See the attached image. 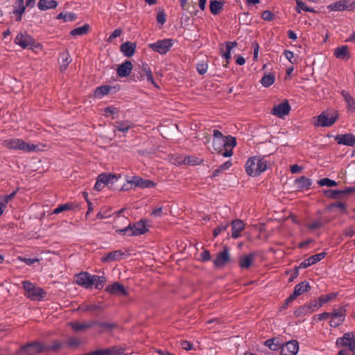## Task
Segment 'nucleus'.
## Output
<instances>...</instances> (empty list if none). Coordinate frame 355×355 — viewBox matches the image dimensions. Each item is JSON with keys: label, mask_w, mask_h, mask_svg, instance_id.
I'll return each instance as SVG.
<instances>
[{"label": "nucleus", "mask_w": 355, "mask_h": 355, "mask_svg": "<svg viewBox=\"0 0 355 355\" xmlns=\"http://www.w3.org/2000/svg\"><path fill=\"white\" fill-rule=\"evenodd\" d=\"M341 94L344 98L347 105V109L355 113V100L354 98L345 90L341 92Z\"/></svg>", "instance_id": "4c0bfd02"}, {"label": "nucleus", "mask_w": 355, "mask_h": 355, "mask_svg": "<svg viewBox=\"0 0 355 355\" xmlns=\"http://www.w3.org/2000/svg\"><path fill=\"white\" fill-rule=\"evenodd\" d=\"M346 309L340 306L338 309H334L331 312L329 325L332 327H337L341 325L345 320Z\"/></svg>", "instance_id": "1a4fd4ad"}, {"label": "nucleus", "mask_w": 355, "mask_h": 355, "mask_svg": "<svg viewBox=\"0 0 355 355\" xmlns=\"http://www.w3.org/2000/svg\"><path fill=\"white\" fill-rule=\"evenodd\" d=\"M106 282L105 277L103 276H98L93 275L92 282L96 289H101Z\"/></svg>", "instance_id": "49530a36"}, {"label": "nucleus", "mask_w": 355, "mask_h": 355, "mask_svg": "<svg viewBox=\"0 0 355 355\" xmlns=\"http://www.w3.org/2000/svg\"><path fill=\"white\" fill-rule=\"evenodd\" d=\"M89 28H90L89 25L86 24L83 25V26L78 27V28H74L72 31H71L70 35L72 36L83 35L88 33Z\"/></svg>", "instance_id": "c03bdc74"}, {"label": "nucleus", "mask_w": 355, "mask_h": 355, "mask_svg": "<svg viewBox=\"0 0 355 355\" xmlns=\"http://www.w3.org/2000/svg\"><path fill=\"white\" fill-rule=\"evenodd\" d=\"M230 259L227 250L225 249L223 252L218 254L216 258L214 261V263L216 267H222L225 265Z\"/></svg>", "instance_id": "c756f323"}, {"label": "nucleus", "mask_w": 355, "mask_h": 355, "mask_svg": "<svg viewBox=\"0 0 355 355\" xmlns=\"http://www.w3.org/2000/svg\"><path fill=\"white\" fill-rule=\"evenodd\" d=\"M355 191L354 187H349L345 190H327L324 191V194L326 196L332 198L337 199L339 198L341 196L347 195L351 192Z\"/></svg>", "instance_id": "bb28decb"}, {"label": "nucleus", "mask_w": 355, "mask_h": 355, "mask_svg": "<svg viewBox=\"0 0 355 355\" xmlns=\"http://www.w3.org/2000/svg\"><path fill=\"white\" fill-rule=\"evenodd\" d=\"M245 168L249 175L256 177L266 170L267 162L263 157H252L247 160Z\"/></svg>", "instance_id": "f03ea898"}, {"label": "nucleus", "mask_w": 355, "mask_h": 355, "mask_svg": "<svg viewBox=\"0 0 355 355\" xmlns=\"http://www.w3.org/2000/svg\"><path fill=\"white\" fill-rule=\"evenodd\" d=\"M110 87L107 85L98 87L94 92V95L96 97H102L103 96L107 94L110 92Z\"/></svg>", "instance_id": "09e8293b"}, {"label": "nucleus", "mask_w": 355, "mask_h": 355, "mask_svg": "<svg viewBox=\"0 0 355 355\" xmlns=\"http://www.w3.org/2000/svg\"><path fill=\"white\" fill-rule=\"evenodd\" d=\"M26 8L24 0H15L12 10L25 12Z\"/></svg>", "instance_id": "bf43d9fd"}, {"label": "nucleus", "mask_w": 355, "mask_h": 355, "mask_svg": "<svg viewBox=\"0 0 355 355\" xmlns=\"http://www.w3.org/2000/svg\"><path fill=\"white\" fill-rule=\"evenodd\" d=\"M230 226V223L227 221H225L224 223H220L218 225L213 231V236L214 237L218 236L220 234H225L229 236V232H227V228Z\"/></svg>", "instance_id": "ea45409f"}, {"label": "nucleus", "mask_w": 355, "mask_h": 355, "mask_svg": "<svg viewBox=\"0 0 355 355\" xmlns=\"http://www.w3.org/2000/svg\"><path fill=\"white\" fill-rule=\"evenodd\" d=\"M172 45V40L164 39L159 40L155 43L149 44L148 47L154 51L158 52L161 54H164L170 50Z\"/></svg>", "instance_id": "9b49d317"}, {"label": "nucleus", "mask_w": 355, "mask_h": 355, "mask_svg": "<svg viewBox=\"0 0 355 355\" xmlns=\"http://www.w3.org/2000/svg\"><path fill=\"white\" fill-rule=\"evenodd\" d=\"M311 289V286L308 282H302L297 284L295 288L293 293L290 295L291 300H295L298 296L303 295Z\"/></svg>", "instance_id": "4be33fe9"}, {"label": "nucleus", "mask_w": 355, "mask_h": 355, "mask_svg": "<svg viewBox=\"0 0 355 355\" xmlns=\"http://www.w3.org/2000/svg\"><path fill=\"white\" fill-rule=\"evenodd\" d=\"M82 343L81 338L76 336L69 337L66 342L67 347L71 349L78 348Z\"/></svg>", "instance_id": "37998d69"}, {"label": "nucleus", "mask_w": 355, "mask_h": 355, "mask_svg": "<svg viewBox=\"0 0 355 355\" xmlns=\"http://www.w3.org/2000/svg\"><path fill=\"white\" fill-rule=\"evenodd\" d=\"M138 74L136 76L137 78L141 80L144 76H146L148 81L153 84L155 87H157L156 85L152 74V71L149 65L146 62H142L141 64L138 66Z\"/></svg>", "instance_id": "4468645a"}, {"label": "nucleus", "mask_w": 355, "mask_h": 355, "mask_svg": "<svg viewBox=\"0 0 355 355\" xmlns=\"http://www.w3.org/2000/svg\"><path fill=\"white\" fill-rule=\"evenodd\" d=\"M338 116V113L335 110L324 111L318 116V121L315 125L321 127L331 126L336 121Z\"/></svg>", "instance_id": "0eeeda50"}, {"label": "nucleus", "mask_w": 355, "mask_h": 355, "mask_svg": "<svg viewBox=\"0 0 355 355\" xmlns=\"http://www.w3.org/2000/svg\"><path fill=\"white\" fill-rule=\"evenodd\" d=\"M45 352L44 343L35 341L22 345L15 355H35Z\"/></svg>", "instance_id": "423d86ee"}, {"label": "nucleus", "mask_w": 355, "mask_h": 355, "mask_svg": "<svg viewBox=\"0 0 355 355\" xmlns=\"http://www.w3.org/2000/svg\"><path fill=\"white\" fill-rule=\"evenodd\" d=\"M71 62V59L68 53L62 55V62L60 66V70L61 72H64L67 70L69 64Z\"/></svg>", "instance_id": "3c124183"}, {"label": "nucleus", "mask_w": 355, "mask_h": 355, "mask_svg": "<svg viewBox=\"0 0 355 355\" xmlns=\"http://www.w3.org/2000/svg\"><path fill=\"white\" fill-rule=\"evenodd\" d=\"M93 275L87 272H82L76 275V282L78 285L85 288H91L93 286Z\"/></svg>", "instance_id": "dca6fc26"}, {"label": "nucleus", "mask_w": 355, "mask_h": 355, "mask_svg": "<svg viewBox=\"0 0 355 355\" xmlns=\"http://www.w3.org/2000/svg\"><path fill=\"white\" fill-rule=\"evenodd\" d=\"M334 55L339 59H348L350 57L348 47L347 46H342L335 49Z\"/></svg>", "instance_id": "58836bf2"}, {"label": "nucleus", "mask_w": 355, "mask_h": 355, "mask_svg": "<svg viewBox=\"0 0 355 355\" xmlns=\"http://www.w3.org/2000/svg\"><path fill=\"white\" fill-rule=\"evenodd\" d=\"M37 6L40 10H46L55 8L58 6V3L54 0H40Z\"/></svg>", "instance_id": "e433bc0d"}, {"label": "nucleus", "mask_w": 355, "mask_h": 355, "mask_svg": "<svg viewBox=\"0 0 355 355\" xmlns=\"http://www.w3.org/2000/svg\"><path fill=\"white\" fill-rule=\"evenodd\" d=\"M72 209V205L71 204H69V203H67V204H64V205H60L59 207H58L57 208H55L54 210H53V214H59L64 210H69V209Z\"/></svg>", "instance_id": "e2e57ef3"}, {"label": "nucleus", "mask_w": 355, "mask_h": 355, "mask_svg": "<svg viewBox=\"0 0 355 355\" xmlns=\"http://www.w3.org/2000/svg\"><path fill=\"white\" fill-rule=\"evenodd\" d=\"M22 284L23 288L27 293V297L32 300H42L46 296L43 288L36 286L29 281H24Z\"/></svg>", "instance_id": "39448f33"}, {"label": "nucleus", "mask_w": 355, "mask_h": 355, "mask_svg": "<svg viewBox=\"0 0 355 355\" xmlns=\"http://www.w3.org/2000/svg\"><path fill=\"white\" fill-rule=\"evenodd\" d=\"M103 114L105 117H108L110 114L115 115L119 114V109L114 106L106 107L103 109Z\"/></svg>", "instance_id": "13d9d810"}, {"label": "nucleus", "mask_w": 355, "mask_h": 355, "mask_svg": "<svg viewBox=\"0 0 355 355\" xmlns=\"http://www.w3.org/2000/svg\"><path fill=\"white\" fill-rule=\"evenodd\" d=\"M265 345L272 351H277L282 347V344L279 343L278 338H275L267 340Z\"/></svg>", "instance_id": "a18cd8bd"}, {"label": "nucleus", "mask_w": 355, "mask_h": 355, "mask_svg": "<svg viewBox=\"0 0 355 355\" xmlns=\"http://www.w3.org/2000/svg\"><path fill=\"white\" fill-rule=\"evenodd\" d=\"M132 254V253L129 248L115 250L108 253L107 256L103 258V261L107 262L118 261L122 259H125Z\"/></svg>", "instance_id": "ddd939ff"}, {"label": "nucleus", "mask_w": 355, "mask_h": 355, "mask_svg": "<svg viewBox=\"0 0 355 355\" xmlns=\"http://www.w3.org/2000/svg\"><path fill=\"white\" fill-rule=\"evenodd\" d=\"M318 309L319 305H318V302L316 300H312L303 306L297 307L294 312V315L296 317H300L311 313Z\"/></svg>", "instance_id": "9d476101"}, {"label": "nucleus", "mask_w": 355, "mask_h": 355, "mask_svg": "<svg viewBox=\"0 0 355 355\" xmlns=\"http://www.w3.org/2000/svg\"><path fill=\"white\" fill-rule=\"evenodd\" d=\"M236 138L228 135L226 139H213V149L223 157H228L233 155V148L236 146Z\"/></svg>", "instance_id": "f257e3e1"}, {"label": "nucleus", "mask_w": 355, "mask_h": 355, "mask_svg": "<svg viewBox=\"0 0 355 355\" xmlns=\"http://www.w3.org/2000/svg\"><path fill=\"white\" fill-rule=\"evenodd\" d=\"M231 225V237L234 239L241 236V232L245 230V224L241 219L233 220Z\"/></svg>", "instance_id": "a211bd4d"}, {"label": "nucleus", "mask_w": 355, "mask_h": 355, "mask_svg": "<svg viewBox=\"0 0 355 355\" xmlns=\"http://www.w3.org/2000/svg\"><path fill=\"white\" fill-rule=\"evenodd\" d=\"M128 184H134L139 188H152L155 187L156 184L150 180L143 179L139 176H134L131 180H127Z\"/></svg>", "instance_id": "2eb2a0df"}, {"label": "nucleus", "mask_w": 355, "mask_h": 355, "mask_svg": "<svg viewBox=\"0 0 355 355\" xmlns=\"http://www.w3.org/2000/svg\"><path fill=\"white\" fill-rule=\"evenodd\" d=\"M354 2L351 3L350 0L348 1H338L331 3L327 6V9L331 11H341L345 10H352L354 6Z\"/></svg>", "instance_id": "412c9836"}, {"label": "nucleus", "mask_w": 355, "mask_h": 355, "mask_svg": "<svg viewBox=\"0 0 355 355\" xmlns=\"http://www.w3.org/2000/svg\"><path fill=\"white\" fill-rule=\"evenodd\" d=\"M93 355H121L124 352V349L117 346H113L107 349H97L92 352Z\"/></svg>", "instance_id": "b1692460"}, {"label": "nucleus", "mask_w": 355, "mask_h": 355, "mask_svg": "<svg viewBox=\"0 0 355 355\" xmlns=\"http://www.w3.org/2000/svg\"><path fill=\"white\" fill-rule=\"evenodd\" d=\"M225 4L224 0H210L209 9L212 15H216L223 9Z\"/></svg>", "instance_id": "473e14b6"}, {"label": "nucleus", "mask_w": 355, "mask_h": 355, "mask_svg": "<svg viewBox=\"0 0 355 355\" xmlns=\"http://www.w3.org/2000/svg\"><path fill=\"white\" fill-rule=\"evenodd\" d=\"M4 146L10 149L19 150L24 152H32L38 150L37 145L28 144L21 139H10L3 141Z\"/></svg>", "instance_id": "20e7f679"}, {"label": "nucleus", "mask_w": 355, "mask_h": 355, "mask_svg": "<svg viewBox=\"0 0 355 355\" xmlns=\"http://www.w3.org/2000/svg\"><path fill=\"white\" fill-rule=\"evenodd\" d=\"M336 297V293H330L325 295H321L318 298V305H319V309L324 304L327 303L330 300L334 299Z\"/></svg>", "instance_id": "8fccbe9b"}, {"label": "nucleus", "mask_w": 355, "mask_h": 355, "mask_svg": "<svg viewBox=\"0 0 355 355\" xmlns=\"http://www.w3.org/2000/svg\"><path fill=\"white\" fill-rule=\"evenodd\" d=\"M99 182H101L104 186L112 184L118 180L116 175L101 173L98 176Z\"/></svg>", "instance_id": "72a5a7b5"}, {"label": "nucleus", "mask_w": 355, "mask_h": 355, "mask_svg": "<svg viewBox=\"0 0 355 355\" xmlns=\"http://www.w3.org/2000/svg\"><path fill=\"white\" fill-rule=\"evenodd\" d=\"M96 326H98L101 328H102L101 331H105L107 330L111 331L117 327V325L115 323L107 322H98V321H97Z\"/></svg>", "instance_id": "603ef678"}, {"label": "nucleus", "mask_w": 355, "mask_h": 355, "mask_svg": "<svg viewBox=\"0 0 355 355\" xmlns=\"http://www.w3.org/2000/svg\"><path fill=\"white\" fill-rule=\"evenodd\" d=\"M122 31L120 28L115 29L108 38L109 42H112L114 39L119 37Z\"/></svg>", "instance_id": "774afa93"}, {"label": "nucleus", "mask_w": 355, "mask_h": 355, "mask_svg": "<svg viewBox=\"0 0 355 355\" xmlns=\"http://www.w3.org/2000/svg\"><path fill=\"white\" fill-rule=\"evenodd\" d=\"M232 163L230 160L225 162V163H223V164L219 166L216 169H215L213 171L211 178H214L218 176L220 173H222L225 171L229 169L232 166Z\"/></svg>", "instance_id": "a19ab883"}, {"label": "nucleus", "mask_w": 355, "mask_h": 355, "mask_svg": "<svg viewBox=\"0 0 355 355\" xmlns=\"http://www.w3.org/2000/svg\"><path fill=\"white\" fill-rule=\"evenodd\" d=\"M335 140L338 144L348 146H354L355 145V136L351 133L338 135L335 137Z\"/></svg>", "instance_id": "393cba45"}, {"label": "nucleus", "mask_w": 355, "mask_h": 355, "mask_svg": "<svg viewBox=\"0 0 355 355\" xmlns=\"http://www.w3.org/2000/svg\"><path fill=\"white\" fill-rule=\"evenodd\" d=\"M330 316H331V313L324 312V313H322L315 315V318H317V320L318 321H322V320L330 318Z\"/></svg>", "instance_id": "338daca9"}, {"label": "nucleus", "mask_w": 355, "mask_h": 355, "mask_svg": "<svg viewBox=\"0 0 355 355\" xmlns=\"http://www.w3.org/2000/svg\"><path fill=\"white\" fill-rule=\"evenodd\" d=\"M113 126L114 128V132L117 130L122 132H126L134 126V124L131 121L125 120L116 121L113 124Z\"/></svg>", "instance_id": "7c9ffc66"}, {"label": "nucleus", "mask_w": 355, "mask_h": 355, "mask_svg": "<svg viewBox=\"0 0 355 355\" xmlns=\"http://www.w3.org/2000/svg\"><path fill=\"white\" fill-rule=\"evenodd\" d=\"M64 346V343L59 340H54L52 341L51 344L46 345L44 344L45 352H57L62 349Z\"/></svg>", "instance_id": "f704fd0d"}, {"label": "nucleus", "mask_w": 355, "mask_h": 355, "mask_svg": "<svg viewBox=\"0 0 355 355\" xmlns=\"http://www.w3.org/2000/svg\"><path fill=\"white\" fill-rule=\"evenodd\" d=\"M76 18V15L73 12H67V13L60 12L57 16V19H62L64 21H73Z\"/></svg>", "instance_id": "864d4df0"}, {"label": "nucleus", "mask_w": 355, "mask_h": 355, "mask_svg": "<svg viewBox=\"0 0 355 355\" xmlns=\"http://www.w3.org/2000/svg\"><path fill=\"white\" fill-rule=\"evenodd\" d=\"M326 253L322 252L305 259L299 266L300 268H306L324 258Z\"/></svg>", "instance_id": "5701e85b"}, {"label": "nucleus", "mask_w": 355, "mask_h": 355, "mask_svg": "<svg viewBox=\"0 0 355 355\" xmlns=\"http://www.w3.org/2000/svg\"><path fill=\"white\" fill-rule=\"evenodd\" d=\"M336 345L338 347H348V350L355 355V334L347 332L342 337L336 339Z\"/></svg>", "instance_id": "6e6552de"}, {"label": "nucleus", "mask_w": 355, "mask_h": 355, "mask_svg": "<svg viewBox=\"0 0 355 355\" xmlns=\"http://www.w3.org/2000/svg\"><path fill=\"white\" fill-rule=\"evenodd\" d=\"M132 64L130 61H125L121 64L119 65L116 73L119 77H127L131 72Z\"/></svg>", "instance_id": "c85d7f7f"}, {"label": "nucleus", "mask_w": 355, "mask_h": 355, "mask_svg": "<svg viewBox=\"0 0 355 355\" xmlns=\"http://www.w3.org/2000/svg\"><path fill=\"white\" fill-rule=\"evenodd\" d=\"M149 225L146 220H141L134 224L129 223L128 225L121 230H116L119 234L128 236H139L148 231Z\"/></svg>", "instance_id": "7ed1b4c3"}, {"label": "nucleus", "mask_w": 355, "mask_h": 355, "mask_svg": "<svg viewBox=\"0 0 355 355\" xmlns=\"http://www.w3.org/2000/svg\"><path fill=\"white\" fill-rule=\"evenodd\" d=\"M318 184L320 187L327 186V187H336V186L338 185V182H336V181H334L333 180H331V179H329L328 178H322V179L320 180L318 182Z\"/></svg>", "instance_id": "6e6d98bb"}, {"label": "nucleus", "mask_w": 355, "mask_h": 355, "mask_svg": "<svg viewBox=\"0 0 355 355\" xmlns=\"http://www.w3.org/2000/svg\"><path fill=\"white\" fill-rule=\"evenodd\" d=\"M261 17H262L263 19L269 21H271L273 19L274 15L270 10H265V11H263L262 12Z\"/></svg>", "instance_id": "0e129e2a"}, {"label": "nucleus", "mask_w": 355, "mask_h": 355, "mask_svg": "<svg viewBox=\"0 0 355 355\" xmlns=\"http://www.w3.org/2000/svg\"><path fill=\"white\" fill-rule=\"evenodd\" d=\"M19 261L25 263L26 265L28 266H32L33 264H34L35 263H37V262H40L42 259L40 258H37V257H35V258H26L25 257H18L17 258Z\"/></svg>", "instance_id": "4d7b16f0"}, {"label": "nucleus", "mask_w": 355, "mask_h": 355, "mask_svg": "<svg viewBox=\"0 0 355 355\" xmlns=\"http://www.w3.org/2000/svg\"><path fill=\"white\" fill-rule=\"evenodd\" d=\"M97 325V321L90 320L88 322H70L68 326L70 327L74 332H79L85 331L87 329H91Z\"/></svg>", "instance_id": "f3484780"}, {"label": "nucleus", "mask_w": 355, "mask_h": 355, "mask_svg": "<svg viewBox=\"0 0 355 355\" xmlns=\"http://www.w3.org/2000/svg\"><path fill=\"white\" fill-rule=\"evenodd\" d=\"M275 79V76L272 73H268L262 77L261 83L263 87H268L274 83Z\"/></svg>", "instance_id": "de8ad7c7"}, {"label": "nucleus", "mask_w": 355, "mask_h": 355, "mask_svg": "<svg viewBox=\"0 0 355 355\" xmlns=\"http://www.w3.org/2000/svg\"><path fill=\"white\" fill-rule=\"evenodd\" d=\"M324 225V222L322 219L319 218L314 220H312L306 224V227L310 231H315L317 230H320Z\"/></svg>", "instance_id": "79ce46f5"}, {"label": "nucleus", "mask_w": 355, "mask_h": 355, "mask_svg": "<svg viewBox=\"0 0 355 355\" xmlns=\"http://www.w3.org/2000/svg\"><path fill=\"white\" fill-rule=\"evenodd\" d=\"M299 350V344L296 340H291L282 345L280 355H296Z\"/></svg>", "instance_id": "6ab92c4d"}, {"label": "nucleus", "mask_w": 355, "mask_h": 355, "mask_svg": "<svg viewBox=\"0 0 355 355\" xmlns=\"http://www.w3.org/2000/svg\"><path fill=\"white\" fill-rule=\"evenodd\" d=\"M15 42L23 49H31L35 46V43L34 39L26 33H19L15 39Z\"/></svg>", "instance_id": "f8f14e48"}, {"label": "nucleus", "mask_w": 355, "mask_h": 355, "mask_svg": "<svg viewBox=\"0 0 355 355\" xmlns=\"http://www.w3.org/2000/svg\"><path fill=\"white\" fill-rule=\"evenodd\" d=\"M196 69L200 75H203L207 72V64L206 63H199L197 64Z\"/></svg>", "instance_id": "69168bd1"}, {"label": "nucleus", "mask_w": 355, "mask_h": 355, "mask_svg": "<svg viewBox=\"0 0 355 355\" xmlns=\"http://www.w3.org/2000/svg\"><path fill=\"white\" fill-rule=\"evenodd\" d=\"M297 12L300 13V10H303L306 12H315V10L313 8H310L306 6L305 3L301 0H296Z\"/></svg>", "instance_id": "5fc2aeb1"}, {"label": "nucleus", "mask_w": 355, "mask_h": 355, "mask_svg": "<svg viewBox=\"0 0 355 355\" xmlns=\"http://www.w3.org/2000/svg\"><path fill=\"white\" fill-rule=\"evenodd\" d=\"M120 49L124 55L131 57L135 52L136 44L130 42H126L121 45Z\"/></svg>", "instance_id": "2f4dec72"}, {"label": "nucleus", "mask_w": 355, "mask_h": 355, "mask_svg": "<svg viewBox=\"0 0 355 355\" xmlns=\"http://www.w3.org/2000/svg\"><path fill=\"white\" fill-rule=\"evenodd\" d=\"M256 254L252 252L248 255L241 257L239 259V265L241 269H248L254 261Z\"/></svg>", "instance_id": "cd10ccee"}, {"label": "nucleus", "mask_w": 355, "mask_h": 355, "mask_svg": "<svg viewBox=\"0 0 355 355\" xmlns=\"http://www.w3.org/2000/svg\"><path fill=\"white\" fill-rule=\"evenodd\" d=\"M105 291L110 294L116 295H125L127 294L124 286L118 282H114L107 286Z\"/></svg>", "instance_id": "a878e982"}, {"label": "nucleus", "mask_w": 355, "mask_h": 355, "mask_svg": "<svg viewBox=\"0 0 355 355\" xmlns=\"http://www.w3.org/2000/svg\"><path fill=\"white\" fill-rule=\"evenodd\" d=\"M311 180L305 176H302L295 180L296 187L298 189H308L311 186Z\"/></svg>", "instance_id": "c9c22d12"}, {"label": "nucleus", "mask_w": 355, "mask_h": 355, "mask_svg": "<svg viewBox=\"0 0 355 355\" xmlns=\"http://www.w3.org/2000/svg\"><path fill=\"white\" fill-rule=\"evenodd\" d=\"M291 107L288 101H284L283 103L274 106L271 110V113L275 116L282 118L284 116L287 115L289 113Z\"/></svg>", "instance_id": "aec40b11"}, {"label": "nucleus", "mask_w": 355, "mask_h": 355, "mask_svg": "<svg viewBox=\"0 0 355 355\" xmlns=\"http://www.w3.org/2000/svg\"><path fill=\"white\" fill-rule=\"evenodd\" d=\"M158 24L163 25L166 21V15L163 10H159L156 17Z\"/></svg>", "instance_id": "680f3d73"}, {"label": "nucleus", "mask_w": 355, "mask_h": 355, "mask_svg": "<svg viewBox=\"0 0 355 355\" xmlns=\"http://www.w3.org/2000/svg\"><path fill=\"white\" fill-rule=\"evenodd\" d=\"M225 49V51H224L223 46L222 44L220 46V52L222 54V56L226 59V64H224V66L227 67L229 63V60L231 58V50H230V47Z\"/></svg>", "instance_id": "052dcab7"}]
</instances>
